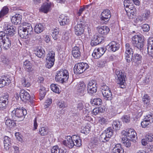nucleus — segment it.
<instances>
[{
	"label": "nucleus",
	"mask_w": 153,
	"mask_h": 153,
	"mask_svg": "<svg viewBox=\"0 0 153 153\" xmlns=\"http://www.w3.org/2000/svg\"><path fill=\"white\" fill-rule=\"evenodd\" d=\"M144 20L148 19L151 16L150 11L148 10H145L144 13L142 15Z\"/></svg>",
	"instance_id": "obj_41"
},
{
	"label": "nucleus",
	"mask_w": 153,
	"mask_h": 153,
	"mask_svg": "<svg viewBox=\"0 0 153 153\" xmlns=\"http://www.w3.org/2000/svg\"><path fill=\"white\" fill-rule=\"evenodd\" d=\"M59 18L60 19H59L60 24L61 25H65L69 23L70 20L67 17H65L62 19V17L61 16V18L60 17Z\"/></svg>",
	"instance_id": "obj_40"
},
{
	"label": "nucleus",
	"mask_w": 153,
	"mask_h": 153,
	"mask_svg": "<svg viewBox=\"0 0 153 153\" xmlns=\"http://www.w3.org/2000/svg\"><path fill=\"white\" fill-rule=\"evenodd\" d=\"M48 133V129L46 127H42L39 129V133L41 136L47 135Z\"/></svg>",
	"instance_id": "obj_39"
},
{
	"label": "nucleus",
	"mask_w": 153,
	"mask_h": 153,
	"mask_svg": "<svg viewBox=\"0 0 153 153\" xmlns=\"http://www.w3.org/2000/svg\"><path fill=\"white\" fill-rule=\"evenodd\" d=\"M144 37L141 34L135 35L132 38V43L135 47L140 50L143 47Z\"/></svg>",
	"instance_id": "obj_4"
},
{
	"label": "nucleus",
	"mask_w": 153,
	"mask_h": 153,
	"mask_svg": "<svg viewBox=\"0 0 153 153\" xmlns=\"http://www.w3.org/2000/svg\"><path fill=\"white\" fill-rule=\"evenodd\" d=\"M113 130L111 127H109L102 133L100 137V141L105 142L109 140V138L113 135Z\"/></svg>",
	"instance_id": "obj_9"
},
{
	"label": "nucleus",
	"mask_w": 153,
	"mask_h": 153,
	"mask_svg": "<svg viewBox=\"0 0 153 153\" xmlns=\"http://www.w3.org/2000/svg\"><path fill=\"white\" fill-rule=\"evenodd\" d=\"M126 135V137L127 139L130 140H132L134 142L135 140L134 138L136 136L137 134L135 131L132 129H130L127 131V134Z\"/></svg>",
	"instance_id": "obj_22"
},
{
	"label": "nucleus",
	"mask_w": 153,
	"mask_h": 153,
	"mask_svg": "<svg viewBox=\"0 0 153 153\" xmlns=\"http://www.w3.org/2000/svg\"><path fill=\"white\" fill-rule=\"evenodd\" d=\"M62 143L66 147L71 149L74 146L80 147L82 145V141L79 136L74 135L71 137H68L67 140H64Z\"/></svg>",
	"instance_id": "obj_1"
},
{
	"label": "nucleus",
	"mask_w": 153,
	"mask_h": 153,
	"mask_svg": "<svg viewBox=\"0 0 153 153\" xmlns=\"http://www.w3.org/2000/svg\"><path fill=\"white\" fill-rule=\"evenodd\" d=\"M121 119L123 122L127 123L130 121V118L128 115H124L121 118Z\"/></svg>",
	"instance_id": "obj_54"
},
{
	"label": "nucleus",
	"mask_w": 153,
	"mask_h": 153,
	"mask_svg": "<svg viewBox=\"0 0 153 153\" xmlns=\"http://www.w3.org/2000/svg\"><path fill=\"white\" fill-rule=\"evenodd\" d=\"M101 89L102 92V93L103 91H106V90L110 89L105 84L103 83L101 85Z\"/></svg>",
	"instance_id": "obj_63"
},
{
	"label": "nucleus",
	"mask_w": 153,
	"mask_h": 153,
	"mask_svg": "<svg viewBox=\"0 0 153 153\" xmlns=\"http://www.w3.org/2000/svg\"><path fill=\"white\" fill-rule=\"evenodd\" d=\"M144 112L146 114L144 116L143 120L141 123V125L142 128H147L151 126V124L153 122V116L150 112L149 113H148L146 111Z\"/></svg>",
	"instance_id": "obj_5"
},
{
	"label": "nucleus",
	"mask_w": 153,
	"mask_h": 153,
	"mask_svg": "<svg viewBox=\"0 0 153 153\" xmlns=\"http://www.w3.org/2000/svg\"><path fill=\"white\" fill-rule=\"evenodd\" d=\"M5 119L6 120L5 123L7 126L11 127L16 126V123L14 120H11L7 118H5Z\"/></svg>",
	"instance_id": "obj_36"
},
{
	"label": "nucleus",
	"mask_w": 153,
	"mask_h": 153,
	"mask_svg": "<svg viewBox=\"0 0 153 153\" xmlns=\"http://www.w3.org/2000/svg\"><path fill=\"white\" fill-rule=\"evenodd\" d=\"M69 78V73L66 70L62 69L58 71L56 75V80L62 83L66 82Z\"/></svg>",
	"instance_id": "obj_3"
},
{
	"label": "nucleus",
	"mask_w": 153,
	"mask_h": 153,
	"mask_svg": "<svg viewBox=\"0 0 153 153\" xmlns=\"http://www.w3.org/2000/svg\"><path fill=\"white\" fill-rule=\"evenodd\" d=\"M121 125L120 122L119 121H114L112 124V127L113 128V129L112 130L113 131L114 130L115 131L118 130L120 129Z\"/></svg>",
	"instance_id": "obj_37"
},
{
	"label": "nucleus",
	"mask_w": 153,
	"mask_h": 153,
	"mask_svg": "<svg viewBox=\"0 0 153 153\" xmlns=\"http://www.w3.org/2000/svg\"><path fill=\"white\" fill-rule=\"evenodd\" d=\"M27 114V112L26 109L20 108L14 109L12 111L11 115L13 119H16V118L23 119Z\"/></svg>",
	"instance_id": "obj_6"
},
{
	"label": "nucleus",
	"mask_w": 153,
	"mask_h": 153,
	"mask_svg": "<svg viewBox=\"0 0 153 153\" xmlns=\"http://www.w3.org/2000/svg\"><path fill=\"white\" fill-rule=\"evenodd\" d=\"M22 16L19 14H16L12 16L11 21L12 23L14 24H19L21 22Z\"/></svg>",
	"instance_id": "obj_25"
},
{
	"label": "nucleus",
	"mask_w": 153,
	"mask_h": 153,
	"mask_svg": "<svg viewBox=\"0 0 153 153\" xmlns=\"http://www.w3.org/2000/svg\"><path fill=\"white\" fill-rule=\"evenodd\" d=\"M52 36L53 38L55 40L57 39L59 33V30L58 28L55 29L53 30Z\"/></svg>",
	"instance_id": "obj_46"
},
{
	"label": "nucleus",
	"mask_w": 153,
	"mask_h": 153,
	"mask_svg": "<svg viewBox=\"0 0 153 153\" xmlns=\"http://www.w3.org/2000/svg\"><path fill=\"white\" fill-rule=\"evenodd\" d=\"M44 28V26L42 25L41 24H38L35 26L34 30L36 33H39L42 32Z\"/></svg>",
	"instance_id": "obj_35"
},
{
	"label": "nucleus",
	"mask_w": 153,
	"mask_h": 153,
	"mask_svg": "<svg viewBox=\"0 0 153 153\" xmlns=\"http://www.w3.org/2000/svg\"><path fill=\"white\" fill-rule=\"evenodd\" d=\"M19 97L21 100L26 102L27 101H30L31 103L32 101L30 100V97L29 94L24 90H21L19 93Z\"/></svg>",
	"instance_id": "obj_15"
},
{
	"label": "nucleus",
	"mask_w": 153,
	"mask_h": 153,
	"mask_svg": "<svg viewBox=\"0 0 153 153\" xmlns=\"http://www.w3.org/2000/svg\"><path fill=\"white\" fill-rule=\"evenodd\" d=\"M51 7V4L47 3H45L42 5L39 9V10L45 13H47L49 11Z\"/></svg>",
	"instance_id": "obj_27"
},
{
	"label": "nucleus",
	"mask_w": 153,
	"mask_h": 153,
	"mask_svg": "<svg viewBox=\"0 0 153 153\" xmlns=\"http://www.w3.org/2000/svg\"><path fill=\"white\" fill-rule=\"evenodd\" d=\"M33 29L31 24L25 23L22 26L19 27L18 34L22 38L27 39L33 32Z\"/></svg>",
	"instance_id": "obj_2"
},
{
	"label": "nucleus",
	"mask_w": 153,
	"mask_h": 153,
	"mask_svg": "<svg viewBox=\"0 0 153 153\" xmlns=\"http://www.w3.org/2000/svg\"><path fill=\"white\" fill-rule=\"evenodd\" d=\"M116 74L117 76L116 82L117 84L119 85V86L122 88H124L125 87L126 79V76L125 74L120 71L117 70L116 71Z\"/></svg>",
	"instance_id": "obj_7"
},
{
	"label": "nucleus",
	"mask_w": 153,
	"mask_h": 153,
	"mask_svg": "<svg viewBox=\"0 0 153 153\" xmlns=\"http://www.w3.org/2000/svg\"><path fill=\"white\" fill-rule=\"evenodd\" d=\"M1 43V44H3L4 49L6 50L9 49L11 46L10 39L7 36L6 39L4 38V40H2Z\"/></svg>",
	"instance_id": "obj_20"
},
{
	"label": "nucleus",
	"mask_w": 153,
	"mask_h": 153,
	"mask_svg": "<svg viewBox=\"0 0 153 153\" xmlns=\"http://www.w3.org/2000/svg\"><path fill=\"white\" fill-rule=\"evenodd\" d=\"M10 78L7 75L1 76L0 78V88L8 85L11 83Z\"/></svg>",
	"instance_id": "obj_17"
},
{
	"label": "nucleus",
	"mask_w": 153,
	"mask_h": 153,
	"mask_svg": "<svg viewBox=\"0 0 153 153\" xmlns=\"http://www.w3.org/2000/svg\"><path fill=\"white\" fill-rule=\"evenodd\" d=\"M126 51L125 53V59L128 62H130L132 61V57L133 52V49L130 46L129 44L126 43L125 44Z\"/></svg>",
	"instance_id": "obj_11"
},
{
	"label": "nucleus",
	"mask_w": 153,
	"mask_h": 153,
	"mask_svg": "<svg viewBox=\"0 0 153 153\" xmlns=\"http://www.w3.org/2000/svg\"><path fill=\"white\" fill-rule=\"evenodd\" d=\"M149 97L147 94H145L143 97V100L144 103L146 105H149L150 102Z\"/></svg>",
	"instance_id": "obj_47"
},
{
	"label": "nucleus",
	"mask_w": 153,
	"mask_h": 153,
	"mask_svg": "<svg viewBox=\"0 0 153 153\" xmlns=\"http://www.w3.org/2000/svg\"><path fill=\"white\" fill-rule=\"evenodd\" d=\"M58 105L60 108H65L67 106V104L63 101H60L58 103Z\"/></svg>",
	"instance_id": "obj_59"
},
{
	"label": "nucleus",
	"mask_w": 153,
	"mask_h": 153,
	"mask_svg": "<svg viewBox=\"0 0 153 153\" xmlns=\"http://www.w3.org/2000/svg\"><path fill=\"white\" fill-rule=\"evenodd\" d=\"M141 28L143 31L148 32L150 29V27L149 25L145 24L142 25Z\"/></svg>",
	"instance_id": "obj_49"
},
{
	"label": "nucleus",
	"mask_w": 153,
	"mask_h": 153,
	"mask_svg": "<svg viewBox=\"0 0 153 153\" xmlns=\"http://www.w3.org/2000/svg\"><path fill=\"white\" fill-rule=\"evenodd\" d=\"M100 140H99L98 139H95L94 141L92 142V144L93 146L94 147L99 146H100Z\"/></svg>",
	"instance_id": "obj_57"
},
{
	"label": "nucleus",
	"mask_w": 153,
	"mask_h": 153,
	"mask_svg": "<svg viewBox=\"0 0 153 153\" xmlns=\"http://www.w3.org/2000/svg\"><path fill=\"white\" fill-rule=\"evenodd\" d=\"M12 141L10 138L7 136H5L4 137V148L7 150H8L11 144Z\"/></svg>",
	"instance_id": "obj_28"
},
{
	"label": "nucleus",
	"mask_w": 153,
	"mask_h": 153,
	"mask_svg": "<svg viewBox=\"0 0 153 153\" xmlns=\"http://www.w3.org/2000/svg\"><path fill=\"white\" fill-rule=\"evenodd\" d=\"M111 17L110 11L108 9L104 10L101 13V19L105 22L109 21Z\"/></svg>",
	"instance_id": "obj_19"
},
{
	"label": "nucleus",
	"mask_w": 153,
	"mask_h": 153,
	"mask_svg": "<svg viewBox=\"0 0 153 153\" xmlns=\"http://www.w3.org/2000/svg\"><path fill=\"white\" fill-rule=\"evenodd\" d=\"M89 66L86 63H79L76 64L74 67V73L76 74H80L83 73Z\"/></svg>",
	"instance_id": "obj_8"
},
{
	"label": "nucleus",
	"mask_w": 153,
	"mask_h": 153,
	"mask_svg": "<svg viewBox=\"0 0 153 153\" xmlns=\"http://www.w3.org/2000/svg\"><path fill=\"white\" fill-rule=\"evenodd\" d=\"M124 150L121 146L120 144H116L112 150L113 153H123Z\"/></svg>",
	"instance_id": "obj_31"
},
{
	"label": "nucleus",
	"mask_w": 153,
	"mask_h": 153,
	"mask_svg": "<svg viewBox=\"0 0 153 153\" xmlns=\"http://www.w3.org/2000/svg\"><path fill=\"white\" fill-rule=\"evenodd\" d=\"M5 35H7L5 31H0V43H1V41H2V40H4L3 38L5 36ZM7 36L6 35V36Z\"/></svg>",
	"instance_id": "obj_62"
},
{
	"label": "nucleus",
	"mask_w": 153,
	"mask_h": 153,
	"mask_svg": "<svg viewBox=\"0 0 153 153\" xmlns=\"http://www.w3.org/2000/svg\"><path fill=\"white\" fill-rule=\"evenodd\" d=\"M146 140L148 142H152L153 141V134H148L146 137Z\"/></svg>",
	"instance_id": "obj_56"
},
{
	"label": "nucleus",
	"mask_w": 153,
	"mask_h": 153,
	"mask_svg": "<svg viewBox=\"0 0 153 153\" xmlns=\"http://www.w3.org/2000/svg\"><path fill=\"white\" fill-rule=\"evenodd\" d=\"M50 87L51 90L54 92L58 94L60 93V91L58 85L52 84L51 85Z\"/></svg>",
	"instance_id": "obj_42"
},
{
	"label": "nucleus",
	"mask_w": 153,
	"mask_h": 153,
	"mask_svg": "<svg viewBox=\"0 0 153 153\" xmlns=\"http://www.w3.org/2000/svg\"><path fill=\"white\" fill-rule=\"evenodd\" d=\"M131 1L128 0H125L124 1V6L127 8L129 7V4H131Z\"/></svg>",
	"instance_id": "obj_64"
},
{
	"label": "nucleus",
	"mask_w": 153,
	"mask_h": 153,
	"mask_svg": "<svg viewBox=\"0 0 153 153\" xmlns=\"http://www.w3.org/2000/svg\"><path fill=\"white\" fill-rule=\"evenodd\" d=\"M55 53L54 51L49 52L46 58V67L48 68H51L53 65L55 61Z\"/></svg>",
	"instance_id": "obj_10"
},
{
	"label": "nucleus",
	"mask_w": 153,
	"mask_h": 153,
	"mask_svg": "<svg viewBox=\"0 0 153 153\" xmlns=\"http://www.w3.org/2000/svg\"><path fill=\"white\" fill-rule=\"evenodd\" d=\"M102 94L106 100H111L112 98V94L110 89L105 91H103Z\"/></svg>",
	"instance_id": "obj_30"
},
{
	"label": "nucleus",
	"mask_w": 153,
	"mask_h": 153,
	"mask_svg": "<svg viewBox=\"0 0 153 153\" xmlns=\"http://www.w3.org/2000/svg\"><path fill=\"white\" fill-rule=\"evenodd\" d=\"M99 122L100 124L102 125H106L108 123V120L103 117H100Z\"/></svg>",
	"instance_id": "obj_52"
},
{
	"label": "nucleus",
	"mask_w": 153,
	"mask_h": 153,
	"mask_svg": "<svg viewBox=\"0 0 153 153\" xmlns=\"http://www.w3.org/2000/svg\"><path fill=\"white\" fill-rule=\"evenodd\" d=\"M69 34L67 32H66L62 36V39L65 41H67L69 39Z\"/></svg>",
	"instance_id": "obj_61"
},
{
	"label": "nucleus",
	"mask_w": 153,
	"mask_h": 153,
	"mask_svg": "<svg viewBox=\"0 0 153 153\" xmlns=\"http://www.w3.org/2000/svg\"><path fill=\"white\" fill-rule=\"evenodd\" d=\"M97 29L99 33L104 35L107 34L110 31L109 27L106 26L98 27Z\"/></svg>",
	"instance_id": "obj_23"
},
{
	"label": "nucleus",
	"mask_w": 153,
	"mask_h": 153,
	"mask_svg": "<svg viewBox=\"0 0 153 153\" xmlns=\"http://www.w3.org/2000/svg\"><path fill=\"white\" fill-rule=\"evenodd\" d=\"M35 54L38 57L43 58L45 55V53L43 48H41L35 53Z\"/></svg>",
	"instance_id": "obj_32"
},
{
	"label": "nucleus",
	"mask_w": 153,
	"mask_h": 153,
	"mask_svg": "<svg viewBox=\"0 0 153 153\" xmlns=\"http://www.w3.org/2000/svg\"><path fill=\"white\" fill-rule=\"evenodd\" d=\"M22 85L23 86L26 87H28L30 85V83L25 78H24L22 80Z\"/></svg>",
	"instance_id": "obj_53"
},
{
	"label": "nucleus",
	"mask_w": 153,
	"mask_h": 153,
	"mask_svg": "<svg viewBox=\"0 0 153 153\" xmlns=\"http://www.w3.org/2000/svg\"><path fill=\"white\" fill-rule=\"evenodd\" d=\"M72 54L76 58H78L81 56V52L79 47L75 46L73 48Z\"/></svg>",
	"instance_id": "obj_26"
},
{
	"label": "nucleus",
	"mask_w": 153,
	"mask_h": 153,
	"mask_svg": "<svg viewBox=\"0 0 153 153\" xmlns=\"http://www.w3.org/2000/svg\"><path fill=\"white\" fill-rule=\"evenodd\" d=\"M84 27L81 23L78 24L74 27L75 34L77 36L81 35L84 32Z\"/></svg>",
	"instance_id": "obj_21"
},
{
	"label": "nucleus",
	"mask_w": 153,
	"mask_h": 153,
	"mask_svg": "<svg viewBox=\"0 0 153 153\" xmlns=\"http://www.w3.org/2000/svg\"><path fill=\"white\" fill-rule=\"evenodd\" d=\"M106 51V48L104 47L95 49L92 54V56L95 59H98L104 54Z\"/></svg>",
	"instance_id": "obj_14"
},
{
	"label": "nucleus",
	"mask_w": 153,
	"mask_h": 153,
	"mask_svg": "<svg viewBox=\"0 0 153 153\" xmlns=\"http://www.w3.org/2000/svg\"><path fill=\"white\" fill-rule=\"evenodd\" d=\"M86 89V86L85 84L83 82H81L79 84L78 91V92L80 93V95H82Z\"/></svg>",
	"instance_id": "obj_33"
},
{
	"label": "nucleus",
	"mask_w": 153,
	"mask_h": 153,
	"mask_svg": "<svg viewBox=\"0 0 153 153\" xmlns=\"http://www.w3.org/2000/svg\"><path fill=\"white\" fill-rule=\"evenodd\" d=\"M9 9L7 6L3 7L0 12V21L2 18L8 13Z\"/></svg>",
	"instance_id": "obj_34"
},
{
	"label": "nucleus",
	"mask_w": 153,
	"mask_h": 153,
	"mask_svg": "<svg viewBox=\"0 0 153 153\" xmlns=\"http://www.w3.org/2000/svg\"><path fill=\"white\" fill-rule=\"evenodd\" d=\"M91 126L88 124H87L86 125L83 127L82 130V132L85 134H86L89 133L90 131Z\"/></svg>",
	"instance_id": "obj_43"
},
{
	"label": "nucleus",
	"mask_w": 153,
	"mask_h": 153,
	"mask_svg": "<svg viewBox=\"0 0 153 153\" xmlns=\"http://www.w3.org/2000/svg\"><path fill=\"white\" fill-rule=\"evenodd\" d=\"M109 46L110 50L115 52L118 50L120 48V45L115 41H112L108 45Z\"/></svg>",
	"instance_id": "obj_24"
},
{
	"label": "nucleus",
	"mask_w": 153,
	"mask_h": 153,
	"mask_svg": "<svg viewBox=\"0 0 153 153\" xmlns=\"http://www.w3.org/2000/svg\"><path fill=\"white\" fill-rule=\"evenodd\" d=\"M60 149L57 145L54 146L51 149V153H60Z\"/></svg>",
	"instance_id": "obj_50"
},
{
	"label": "nucleus",
	"mask_w": 153,
	"mask_h": 153,
	"mask_svg": "<svg viewBox=\"0 0 153 153\" xmlns=\"http://www.w3.org/2000/svg\"><path fill=\"white\" fill-rule=\"evenodd\" d=\"M91 102L93 105H99L101 104L102 100L100 98H95L92 100H91Z\"/></svg>",
	"instance_id": "obj_44"
},
{
	"label": "nucleus",
	"mask_w": 153,
	"mask_h": 153,
	"mask_svg": "<svg viewBox=\"0 0 153 153\" xmlns=\"http://www.w3.org/2000/svg\"><path fill=\"white\" fill-rule=\"evenodd\" d=\"M4 28V31L8 36H13L16 31V27L13 26H10L7 22L5 23Z\"/></svg>",
	"instance_id": "obj_12"
},
{
	"label": "nucleus",
	"mask_w": 153,
	"mask_h": 153,
	"mask_svg": "<svg viewBox=\"0 0 153 153\" xmlns=\"http://www.w3.org/2000/svg\"><path fill=\"white\" fill-rule=\"evenodd\" d=\"M148 47L146 51L149 55L153 58V38H149L148 41Z\"/></svg>",
	"instance_id": "obj_18"
},
{
	"label": "nucleus",
	"mask_w": 153,
	"mask_h": 153,
	"mask_svg": "<svg viewBox=\"0 0 153 153\" xmlns=\"http://www.w3.org/2000/svg\"><path fill=\"white\" fill-rule=\"evenodd\" d=\"M9 95L7 94H4V95L0 97V100L4 102H6V103H8Z\"/></svg>",
	"instance_id": "obj_51"
},
{
	"label": "nucleus",
	"mask_w": 153,
	"mask_h": 153,
	"mask_svg": "<svg viewBox=\"0 0 153 153\" xmlns=\"http://www.w3.org/2000/svg\"><path fill=\"white\" fill-rule=\"evenodd\" d=\"M39 94L40 96V99L41 100L45 97L46 94V91L45 87H41V88L40 89Z\"/></svg>",
	"instance_id": "obj_45"
},
{
	"label": "nucleus",
	"mask_w": 153,
	"mask_h": 153,
	"mask_svg": "<svg viewBox=\"0 0 153 153\" xmlns=\"http://www.w3.org/2000/svg\"><path fill=\"white\" fill-rule=\"evenodd\" d=\"M23 68L26 71L30 74L34 73L35 71L34 66L29 60H26L24 62Z\"/></svg>",
	"instance_id": "obj_13"
},
{
	"label": "nucleus",
	"mask_w": 153,
	"mask_h": 153,
	"mask_svg": "<svg viewBox=\"0 0 153 153\" xmlns=\"http://www.w3.org/2000/svg\"><path fill=\"white\" fill-rule=\"evenodd\" d=\"M132 8L131 10H127L125 9V10L126 11L128 16H129L130 18H133V16L136 12V9L134 7H132Z\"/></svg>",
	"instance_id": "obj_38"
},
{
	"label": "nucleus",
	"mask_w": 153,
	"mask_h": 153,
	"mask_svg": "<svg viewBox=\"0 0 153 153\" xmlns=\"http://www.w3.org/2000/svg\"><path fill=\"white\" fill-rule=\"evenodd\" d=\"M99 44L97 38H96V36H94V38L91 39V45L92 46H95Z\"/></svg>",
	"instance_id": "obj_55"
},
{
	"label": "nucleus",
	"mask_w": 153,
	"mask_h": 153,
	"mask_svg": "<svg viewBox=\"0 0 153 153\" xmlns=\"http://www.w3.org/2000/svg\"><path fill=\"white\" fill-rule=\"evenodd\" d=\"M97 83L94 80H92L88 84L87 90L88 92L90 94L95 93L97 91Z\"/></svg>",
	"instance_id": "obj_16"
},
{
	"label": "nucleus",
	"mask_w": 153,
	"mask_h": 153,
	"mask_svg": "<svg viewBox=\"0 0 153 153\" xmlns=\"http://www.w3.org/2000/svg\"><path fill=\"white\" fill-rule=\"evenodd\" d=\"M143 20L144 19L142 16H138L135 19V22L137 23H141Z\"/></svg>",
	"instance_id": "obj_58"
},
{
	"label": "nucleus",
	"mask_w": 153,
	"mask_h": 153,
	"mask_svg": "<svg viewBox=\"0 0 153 153\" xmlns=\"http://www.w3.org/2000/svg\"><path fill=\"white\" fill-rule=\"evenodd\" d=\"M8 103L0 100V111H4L7 107Z\"/></svg>",
	"instance_id": "obj_48"
},
{
	"label": "nucleus",
	"mask_w": 153,
	"mask_h": 153,
	"mask_svg": "<svg viewBox=\"0 0 153 153\" xmlns=\"http://www.w3.org/2000/svg\"><path fill=\"white\" fill-rule=\"evenodd\" d=\"M132 60L133 62L139 64L141 63L142 60L141 56L138 53H135L132 57Z\"/></svg>",
	"instance_id": "obj_29"
},
{
	"label": "nucleus",
	"mask_w": 153,
	"mask_h": 153,
	"mask_svg": "<svg viewBox=\"0 0 153 153\" xmlns=\"http://www.w3.org/2000/svg\"><path fill=\"white\" fill-rule=\"evenodd\" d=\"M52 103L51 99H49L47 100L46 102L45 103V108H48L49 106H50Z\"/></svg>",
	"instance_id": "obj_60"
}]
</instances>
